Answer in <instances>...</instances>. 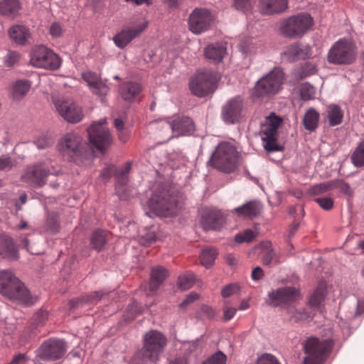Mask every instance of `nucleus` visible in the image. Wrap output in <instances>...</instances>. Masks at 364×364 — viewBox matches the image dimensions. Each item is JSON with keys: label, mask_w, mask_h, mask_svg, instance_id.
<instances>
[{"label": "nucleus", "mask_w": 364, "mask_h": 364, "mask_svg": "<svg viewBox=\"0 0 364 364\" xmlns=\"http://www.w3.org/2000/svg\"><path fill=\"white\" fill-rule=\"evenodd\" d=\"M166 337L160 331L151 330L143 338V346L134 355L135 364H147L157 362L167 346Z\"/></svg>", "instance_id": "obj_1"}, {"label": "nucleus", "mask_w": 364, "mask_h": 364, "mask_svg": "<svg viewBox=\"0 0 364 364\" xmlns=\"http://www.w3.org/2000/svg\"><path fill=\"white\" fill-rule=\"evenodd\" d=\"M0 293L26 305L33 304V298L24 284L9 270L0 272Z\"/></svg>", "instance_id": "obj_2"}, {"label": "nucleus", "mask_w": 364, "mask_h": 364, "mask_svg": "<svg viewBox=\"0 0 364 364\" xmlns=\"http://www.w3.org/2000/svg\"><path fill=\"white\" fill-rule=\"evenodd\" d=\"M0 293L26 305L33 304V298L24 284L9 270L0 272Z\"/></svg>", "instance_id": "obj_3"}, {"label": "nucleus", "mask_w": 364, "mask_h": 364, "mask_svg": "<svg viewBox=\"0 0 364 364\" xmlns=\"http://www.w3.org/2000/svg\"><path fill=\"white\" fill-rule=\"evenodd\" d=\"M239 153L230 142L220 143L212 154L210 163L212 166L224 173H232L237 167Z\"/></svg>", "instance_id": "obj_4"}, {"label": "nucleus", "mask_w": 364, "mask_h": 364, "mask_svg": "<svg viewBox=\"0 0 364 364\" xmlns=\"http://www.w3.org/2000/svg\"><path fill=\"white\" fill-rule=\"evenodd\" d=\"M333 346V341L331 338H308L303 343V349L306 355L304 358V364H323L329 356Z\"/></svg>", "instance_id": "obj_5"}, {"label": "nucleus", "mask_w": 364, "mask_h": 364, "mask_svg": "<svg viewBox=\"0 0 364 364\" xmlns=\"http://www.w3.org/2000/svg\"><path fill=\"white\" fill-rule=\"evenodd\" d=\"M148 205L156 214L165 217L173 215L177 211L176 196L164 185L159 186L153 192Z\"/></svg>", "instance_id": "obj_6"}, {"label": "nucleus", "mask_w": 364, "mask_h": 364, "mask_svg": "<svg viewBox=\"0 0 364 364\" xmlns=\"http://www.w3.org/2000/svg\"><path fill=\"white\" fill-rule=\"evenodd\" d=\"M154 125L159 131V135L168 141L173 136H178L193 132L195 129L193 120L188 117H173L168 119L156 121Z\"/></svg>", "instance_id": "obj_7"}, {"label": "nucleus", "mask_w": 364, "mask_h": 364, "mask_svg": "<svg viewBox=\"0 0 364 364\" xmlns=\"http://www.w3.org/2000/svg\"><path fill=\"white\" fill-rule=\"evenodd\" d=\"M55 173L50 161H39L25 168L21 181L35 188L42 187L46 183L48 177Z\"/></svg>", "instance_id": "obj_8"}, {"label": "nucleus", "mask_w": 364, "mask_h": 364, "mask_svg": "<svg viewBox=\"0 0 364 364\" xmlns=\"http://www.w3.org/2000/svg\"><path fill=\"white\" fill-rule=\"evenodd\" d=\"M355 58L354 43L346 39L336 42L328 53V61L334 65H350L355 60Z\"/></svg>", "instance_id": "obj_9"}, {"label": "nucleus", "mask_w": 364, "mask_h": 364, "mask_svg": "<svg viewBox=\"0 0 364 364\" xmlns=\"http://www.w3.org/2000/svg\"><path fill=\"white\" fill-rule=\"evenodd\" d=\"M313 26V19L308 14L291 16L282 21L281 32L288 38L301 37Z\"/></svg>", "instance_id": "obj_10"}, {"label": "nucleus", "mask_w": 364, "mask_h": 364, "mask_svg": "<svg viewBox=\"0 0 364 364\" xmlns=\"http://www.w3.org/2000/svg\"><path fill=\"white\" fill-rule=\"evenodd\" d=\"M218 77L215 73L204 70L198 71L189 82L191 92L198 97H205L212 93L215 88Z\"/></svg>", "instance_id": "obj_11"}, {"label": "nucleus", "mask_w": 364, "mask_h": 364, "mask_svg": "<svg viewBox=\"0 0 364 364\" xmlns=\"http://www.w3.org/2000/svg\"><path fill=\"white\" fill-rule=\"evenodd\" d=\"M31 64L36 68L56 70L60 65V58L52 50L44 46L33 47L30 52Z\"/></svg>", "instance_id": "obj_12"}, {"label": "nucleus", "mask_w": 364, "mask_h": 364, "mask_svg": "<svg viewBox=\"0 0 364 364\" xmlns=\"http://www.w3.org/2000/svg\"><path fill=\"white\" fill-rule=\"evenodd\" d=\"M284 73L280 68H274L265 77H262L255 87V95L257 97L277 94L284 82Z\"/></svg>", "instance_id": "obj_13"}, {"label": "nucleus", "mask_w": 364, "mask_h": 364, "mask_svg": "<svg viewBox=\"0 0 364 364\" xmlns=\"http://www.w3.org/2000/svg\"><path fill=\"white\" fill-rule=\"evenodd\" d=\"M281 123L282 119L274 114H272L265 119V122L262 124L260 133L264 142V147L268 151L279 150L277 143V130Z\"/></svg>", "instance_id": "obj_14"}, {"label": "nucleus", "mask_w": 364, "mask_h": 364, "mask_svg": "<svg viewBox=\"0 0 364 364\" xmlns=\"http://www.w3.org/2000/svg\"><path fill=\"white\" fill-rule=\"evenodd\" d=\"M65 343L62 340L46 341L37 350L35 363L41 364V361L58 360L65 354Z\"/></svg>", "instance_id": "obj_15"}, {"label": "nucleus", "mask_w": 364, "mask_h": 364, "mask_svg": "<svg viewBox=\"0 0 364 364\" xmlns=\"http://www.w3.org/2000/svg\"><path fill=\"white\" fill-rule=\"evenodd\" d=\"M87 146L83 143L82 136L75 132L66 134L61 139L60 149L65 155L75 157H87Z\"/></svg>", "instance_id": "obj_16"}, {"label": "nucleus", "mask_w": 364, "mask_h": 364, "mask_svg": "<svg viewBox=\"0 0 364 364\" xmlns=\"http://www.w3.org/2000/svg\"><path fill=\"white\" fill-rule=\"evenodd\" d=\"M90 142L99 151L106 149L112 141L106 120L92 124L87 129Z\"/></svg>", "instance_id": "obj_17"}, {"label": "nucleus", "mask_w": 364, "mask_h": 364, "mask_svg": "<svg viewBox=\"0 0 364 364\" xmlns=\"http://www.w3.org/2000/svg\"><path fill=\"white\" fill-rule=\"evenodd\" d=\"M53 102L58 114L68 122L77 123L83 118L81 107L70 100H60L53 97Z\"/></svg>", "instance_id": "obj_18"}, {"label": "nucleus", "mask_w": 364, "mask_h": 364, "mask_svg": "<svg viewBox=\"0 0 364 364\" xmlns=\"http://www.w3.org/2000/svg\"><path fill=\"white\" fill-rule=\"evenodd\" d=\"M299 291L294 287H284L268 294L269 304L273 306H288L299 299Z\"/></svg>", "instance_id": "obj_19"}, {"label": "nucleus", "mask_w": 364, "mask_h": 364, "mask_svg": "<svg viewBox=\"0 0 364 364\" xmlns=\"http://www.w3.org/2000/svg\"><path fill=\"white\" fill-rule=\"evenodd\" d=\"M212 16L210 11L205 9L196 8L189 16L188 27L195 34H200L210 28Z\"/></svg>", "instance_id": "obj_20"}, {"label": "nucleus", "mask_w": 364, "mask_h": 364, "mask_svg": "<svg viewBox=\"0 0 364 364\" xmlns=\"http://www.w3.org/2000/svg\"><path fill=\"white\" fill-rule=\"evenodd\" d=\"M147 26L148 22L143 21L134 27L123 28L113 38L115 45L119 48H124L134 38L138 37L146 29Z\"/></svg>", "instance_id": "obj_21"}, {"label": "nucleus", "mask_w": 364, "mask_h": 364, "mask_svg": "<svg viewBox=\"0 0 364 364\" xmlns=\"http://www.w3.org/2000/svg\"><path fill=\"white\" fill-rule=\"evenodd\" d=\"M242 101L240 97H235L228 101L222 109V117L226 123L235 124L242 117Z\"/></svg>", "instance_id": "obj_22"}, {"label": "nucleus", "mask_w": 364, "mask_h": 364, "mask_svg": "<svg viewBox=\"0 0 364 364\" xmlns=\"http://www.w3.org/2000/svg\"><path fill=\"white\" fill-rule=\"evenodd\" d=\"M223 221V218L218 210L207 209L202 213L200 223L205 230H219Z\"/></svg>", "instance_id": "obj_23"}, {"label": "nucleus", "mask_w": 364, "mask_h": 364, "mask_svg": "<svg viewBox=\"0 0 364 364\" xmlns=\"http://www.w3.org/2000/svg\"><path fill=\"white\" fill-rule=\"evenodd\" d=\"M82 77L94 94L105 96L108 93L109 90L108 86L101 80L97 73L87 71L82 73Z\"/></svg>", "instance_id": "obj_24"}, {"label": "nucleus", "mask_w": 364, "mask_h": 364, "mask_svg": "<svg viewBox=\"0 0 364 364\" xmlns=\"http://www.w3.org/2000/svg\"><path fill=\"white\" fill-rule=\"evenodd\" d=\"M311 54L310 46L299 43L287 46L283 52L284 58L290 61L307 58Z\"/></svg>", "instance_id": "obj_25"}, {"label": "nucleus", "mask_w": 364, "mask_h": 364, "mask_svg": "<svg viewBox=\"0 0 364 364\" xmlns=\"http://www.w3.org/2000/svg\"><path fill=\"white\" fill-rule=\"evenodd\" d=\"M262 205L257 200L249 201L242 205L235 208L232 213L239 217L253 218L260 214Z\"/></svg>", "instance_id": "obj_26"}, {"label": "nucleus", "mask_w": 364, "mask_h": 364, "mask_svg": "<svg viewBox=\"0 0 364 364\" xmlns=\"http://www.w3.org/2000/svg\"><path fill=\"white\" fill-rule=\"evenodd\" d=\"M142 91V87L139 83L126 82L120 85L119 92L121 97L127 102L135 100Z\"/></svg>", "instance_id": "obj_27"}, {"label": "nucleus", "mask_w": 364, "mask_h": 364, "mask_svg": "<svg viewBox=\"0 0 364 364\" xmlns=\"http://www.w3.org/2000/svg\"><path fill=\"white\" fill-rule=\"evenodd\" d=\"M31 87V81L18 80L15 81L10 90V95L15 101H20L26 96Z\"/></svg>", "instance_id": "obj_28"}, {"label": "nucleus", "mask_w": 364, "mask_h": 364, "mask_svg": "<svg viewBox=\"0 0 364 364\" xmlns=\"http://www.w3.org/2000/svg\"><path fill=\"white\" fill-rule=\"evenodd\" d=\"M167 276L168 271L164 267L158 266L152 268L149 284V291L151 293L156 291Z\"/></svg>", "instance_id": "obj_29"}, {"label": "nucleus", "mask_w": 364, "mask_h": 364, "mask_svg": "<svg viewBox=\"0 0 364 364\" xmlns=\"http://www.w3.org/2000/svg\"><path fill=\"white\" fill-rule=\"evenodd\" d=\"M0 255L9 259H16L18 257L17 249L11 237L0 238Z\"/></svg>", "instance_id": "obj_30"}, {"label": "nucleus", "mask_w": 364, "mask_h": 364, "mask_svg": "<svg viewBox=\"0 0 364 364\" xmlns=\"http://www.w3.org/2000/svg\"><path fill=\"white\" fill-rule=\"evenodd\" d=\"M287 7V0H261L260 8L266 14L279 13Z\"/></svg>", "instance_id": "obj_31"}, {"label": "nucleus", "mask_w": 364, "mask_h": 364, "mask_svg": "<svg viewBox=\"0 0 364 364\" xmlns=\"http://www.w3.org/2000/svg\"><path fill=\"white\" fill-rule=\"evenodd\" d=\"M206 58L218 63L222 61L226 54V48L221 43L209 44L205 48Z\"/></svg>", "instance_id": "obj_32"}, {"label": "nucleus", "mask_w": 364, "mask_h": 364, "mask_svg": "<svg viewBox=\"0 0 364 364\" xmlns=\"http://www.w3.org/2000/svg\"><path fill=\"white\" fill-rule=\"evenodd\" d=\"M9 34L15 43L20 45H25L31 37L29 30L21 25L12 26L9 31Z\"/></svg>", "instance_id": "obj_33"}, {"label": "nucleus", "mask_w": 364, "mask_h": 364, "mask_svg": "<svg viewBox=\"0 0 364 364\" xmlns=\"http://www.w3.org/2000/svg\"><path fill=\"white\" fill-rule=\"evenodd\" d=\"M20 4L18 0H4L0 2V14L14 17L19 11Z\"/></svg>", "instance_id": "obj_34"}, {"label": "nucleus", "mask_w": 364, "mask_h": 364, "mask_svg": "<svg viewBox=\"0 0 364 364\" xmlns=\"http://www.w3.org/2000/svg\"><path fill=\"white\" fill-rule=\"evenodd\" d=\"M326 293V284L325 282H320L310 298V305L314 307L319 306L324 300Z\"/></svg>", "instance_id": "obj_35"}, {"label": "nucleus", "mask_w": 364, "mask_h": 364, "mask_svg": "<svg viewBox=\"0 0 364 364\" xmlns=\"http://www.w3.org/2000/svg\"><path fill=\"white\" fill-rule=\"evenodd\" d=\"M326 112L330 125L336 126L342 122L343 113L338 105H328L326 108Z\"/></svg>", "instance_id": "obj_36"}, {"label": "nucleus", "mask_w": 364, "mask_h": 364, "mask_svg": "<svg viewBox=\"0 0 364 364\" xmlns=\"http://www.w3.org/2000/svg\"><path fill=\"white\" fill-rule=\"evenodd\" d=\"M318 119L319 114L315 109H308L303 119L305 129L309 131L314 130L318 126Z\"/></svg>", "instance_id": "obj_37"}, {"label": "nucleus", "mask_w": 364, "mask_h": 364, "mask_svg": "<svg viewBox=\"0 0 364 364\" xmlns=\"http://www.w3.org/2000/svg\"><path fill=\"white\" fill-rule=\"evenodd\" d=\"M107 242L106 232L101 230L95 231L91 237L92 247L97 251H100Z\"/></svg>", "instance_id": "obj_38"}, {"label": "nucleus", "mask_w": 364, "mask_h": 364, "mask_svg": "<svg viewBox=\"0 0 364 364\" xmlns=\"http://www.w3.org/2000/svg\"><path fill=\"white\" fill-rule=\"evenodd\" d=\"M218 255L217 250L214 248H207L202 251L200 256L202 264L206 268L213 265Z\"/></svg>", "instance_id": "obj_39"}, {"label": "nucleus", "mask_w": 364, "mask_h": 364, "mask_svg": "<svg viewBox=\"0 0 364 364\" xmlns=\"http://www.w3.org/2000/svg\"><path fill=\"white\" fill-rule=\"evenodd\" d=\"M131 169V163L127 162L121 168L116 169L117 190L119 191V187L124 186L127 182V174Z\"/></svg>", "instance_id": "obj_40"}, {"label": "nucleus", "mask_w": 364, "mask_h": 364, "mask_svg": "<svg viewBox=\"0 0 364 364\" xmlns=\"http://www.w3.org/2000/svg\"><path fill=\"white\" fill-rule=\"evenodd\" d=\"M352 163L356 167L364 166V139L362 140L351 156Z\"/></svg>", "instance_id": "obj_41"}, {"label": "nucleus", "mask_w": 364, "mask_h": 364, "mask_svg": "<svg viewBox=\"0 0 364 364\" xmlns=\"http://www.w3.org/2000/svg\"><path fill=\"white\" fill-rule=\"evenodd\" d=\"M195 282V277L194 274L191 272H188L183 274H181L178 278L177 285L178 287L183 290L189 289L193 287Z\"/></svg>", "instance_id": "obj_42"}, {"label": "nucleus", "mask_w": 364, "mask_h": 364, "mask_svg": "<svg viewBox=\"0 0 364 364\" xmlns=\"http://www.w3.org/2000/svg\"><path fill=\"white\" fill-rule=\"evenodd\" d=\"M333 183L332 181H328L317 184L309 189V194L311 196L322 195L333 189Z\"/></svg>", "instance_id": "obj_43"}, {"label": "nucleus", "mask_w": 364, "mask_h": 364, "mask_svg": "<svg viewBox=\"0 0 364 364\" xmlns=\"http://www.w3.org/2000/svg\"><path fill=\"white\" fill-rule=\"evenodd\" d=\"M333 188H338L341 193L345 194L348 198H353L354 195V191L348 183L343 181V180H337L333 181Z\"/></svg>", "instance_id": "obj_44"}, {"label": "nucleus", "mask_w": 364, "mask_h": 364, "mask_svg": "<svg viewBox=\"0 0 364 364\" xmlns=\"http://www.w3.org/2000/svg\"><path fill=\"white\" fill-rule=\"evenodd\" d=\"M46 230L51 233H56L59 229V223L58 215L55 213L48 215L46 223Z\"/></svg>", "instance_id": "obj_45"}, {"label": "nucleus", "mask_w": 364, "mask_h": 364, "mask_svg": "<svg viewBox=\"0 0 364 364\" xmlns=\"http://www.w3.org/2000/svg\"><path fill=\"white\" fill-rule=\"evenodd\" d=\"M256 233L250 229H247L242 232L237 234L235 237L237 243L250 242L256 237Z\"/></svg>", "instance_id": "obj_46"}, {"label": "nucleus", "mask_w": 364, "mask_h": 364, "mask_svg": "<svg viewBox=\"0 0 364 364\" xmlns=\"http://www.w3.org/2000/svg\"><path fill=\"white\" fill-rule=\"evenodd\" d=\"M227 356L220 350L212 355L202 364H226Z\"/></svg>", "instance_id": "obj_47"}, {"label": "nucleus", "mask_w": 364, "mask_h": 364, "mask_svg": "<svg viewBox=\"0 0 364 364\" xmlns=\"http://www.w3.org/2000/svg\"><path fill=\"white\" fill-rule=\"evenodd\" d=\"M315 89L314 87L308 84H304L301 87V97L304 100H309L314 97Z\"/></svg>", "instance_id": "obj_48"}, {"label": "nucleus", "mask_w": 364, "mask_h": 364, "mask_svg": "<svg viewBox=\"0 0 364 364\" xmlns=\"http://www.w3.org/2000/svg\"><path fill=\"white\" fill-rule=\"evenodd\" d=\"M262 262L264 264L269 265L277 264L279 261L277 254L272 249H269L265 252L262 257Z\"/></svg>", "instance_id": "obj_49"}, {"label": "nucleus", "mask_w": 364, "mask_h": 364, "mask_svg": "<svg viewBox=\"0 0 364 364\" xmlns=\"http://www.w3.org/2000/svg\"><path fill=\"white\" fill-rule=\"evenodd\" d=\"M314 201L325 210H331L334 204V200L331 197H318L315 198Z\"/></svg>", "instance_id": "obj_50"}, {"label": "nucleus", "mask_w": 364, "mask_h": 364, "mask_svg": "<svg viewBox=\"0 0 364 364\" xmlns=\"http://www.w3.org/2000/svg\"><path fill=\"white\" fill-rule=\"evenodd\" d=\"M16 165V161L10 156L0 157V171H10Z\"/></svg>", "instance_id": "obj_51"}, {"label": "nucleus", "mask_w": 364, "mask_h": 364, "mask_svg": "<svg viewBox=\"0 0 364 364\" xmlns=\"http://www.w3.org/2000/svg\"><path fill=\"white\" fill-rule=\"evenodd\" d=\"M255 3V0H234V6L237 10L249 11Z\"/></svg>", "instance_id": "obj_52"}, {"label": "nucleus", "mask_w": 364, "mask_h": 364, "mask_svg": "<svg viewBox=\"0 0 364 364\" xmlns=\"http://www.w3.org/2000/svg\"><path fill=\"white\" fill-rule=\"evenodd\" d=\"M20 59V54L16 51H9L4 57V63L8 67L14 65Z\"/></svg>", "instance_id": "obj_53"}, {"label": "nucleus", "mask_w": 364, "mask_h": 364, "mask_svg": "<svg viewBox=\"0 0 364 364\" xmlns=\"http://www.w3.org/2000/svg\"><path fill=\"white\" fill-rule=\"evenodd\" d=\"M105 293L102 291H94L88 295L82 297L81 300L83 302L94 304L100 300Z\"/></svg>", "instance_id": "obj_54"}, {"label": "nucleus", "mask_w": 364, "mask_h": 364, "mask_svg": "<svg viewBox=\"0 0 364 364\" xmlns=\"http://www.w3.org/2000/svg\"><path fill=\"white\" fill-rule=\"evenodd\" d=\"M257 364H281L279 360L270 353H264L258 358Z\"/></svg>", "instance_id": "obj_55"}, {"label": "nucleus", "mask_w": 364, "mask_h": 364, "mask_svg": "<svg viewBox=\"0 0 364 364\" xmlns=\"http://www.w3.org/2000/svg\"><path fill=\"white\" fill-rule=\"evenodd\" d=\"M37 147L39 149H45L50 146L53 144V140L51 137L48 136H41L36 141Z\"/></svg>", "instance_id": "obj_56"}, {"label": "nucleus", "mask_w": 364, "mask_h": 364, "mask_svg": "<svg viewBox=\"0 0 364 364\" xmlns=\"http://www.w3.org/2000/svg\"><path fill=\"white\" fill-rule=\"evenodd\" d=\"M236 311L237 309L229 306L225 302L223 307V320L225 321H230L234 317Z\"/></svg>", "instance_id": "obj_57"}, {"label": "nucleus", "mask_w": 364, "mask_h": 364, "mask_svg": "<svg viewBox=\"0 0 364 364\" xmlns=\"http://www.w3.org/2000/svg\"><path fill=\"white\" fill-rule=\"evenodd\" d=\"M316 68L314 65L310 63H306L302 67H301V77H305L306 76L311 75L315 73Z\"/></svg>", "instance_id": "obj_58"}, {"label": "nucleus", "mask_w": 364, "mask_h": 364, "mask_svg": "<svg viewBox=\"0 0 364 364\" xmlns=\"http://www.w3.org/2000/svg\"><path fill=\"white\" fill-rule=\"evenodd\" d=\"M238 290V287L236 284H229L225 286L221 291V294L224 298H227L230 295L236 293Z\"/></svg>", "instance_id": "obj_59"}, {"label": "nucleus", "mask_w": 364, "mask_h": 364, "mask_svg": "<svg viewBox=\"0 0 364 364\" xmlns=\"http://www.w3.org/2000/svg\"><path fill=\"white\" fill-rule=\"evenodd\" d=\"M199 299V295L196 293L191 292L189 294L185 300L180 304L181 309H186L190 304L194 302Z\"/></svg>", "instance_id": "obj_60"}, {"label": "nucleus", "mask_w": 364, "mask_h": 364, "mask_svg": "<svg viewBox=\"0 0 364 364\" xmlns=\"http://www.w3.org/2000/svg\"><path fill=\"white\" fill-rule=\"evenodd\" d=\"M63 33V28L59 23L54 22L50 25V34L53 37H60Z\"/></svg>", "instance_id": "obj_61"}, {"label": "nucleus", "mask_w": 364, "mask_h": 364, "mask_svg": "<svg viewBox=\"0 0 364 364\" xmlns=\"http://www.w3.org/2000/svg\"><path fill=\"white\" fill-rule=\"evenodd\" d=\"M114 173L116 175V168L114 166H109L102 171L100 176L103 179L107 180Z\"/></svg>", "instance_id": "obj_62"}, {"label": "nucleus", "mask_w": 364, "mask_h": 364, "mask_svg": "<svg viewBox=\"0 0 364 364\" xmlns=\"http://www.w3.org/2000/svg\"><path fill=\"white\" fill-rule=\"evenodd\" d=\"M28 360V358L24 353H19L14 357L12 360L8 364H25Z\"/></svg>", "instance_id": "obj_63"}, {"label": "nucleus", "mask_w": 364, "mask_h": 364, "mask_svg": "<svg viewBox=\"0 0 364 364\" xmlns=\"http://www.w3.org/2000/svg\"><path fill=\"white\" fill-rule=\"evenodd\" d=\"M264 276L263 270L261 267H257L252 271V279L255 281L261 279Z\"/></svg>", "instance_id": "obj_64"}]
</instances>
